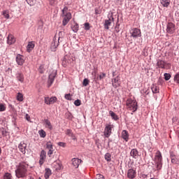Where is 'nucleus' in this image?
<instances>
[{"instance_id":"11","label":"nucleus","mask_w":179,"mask_h":179,"mask_svg":"<svg viewBox=\"0 0 179 179\" xmlns=\"http://www.w3.org/2000/svg\"><path fill=\"white\" fill-rule=\"evenodd\" d=\"M24 56L22 55H17L16 57V62L17 64V65H23V64H24Z\"/></svg>"},{"instance_id":"52","label":"nucleus","mask_w":179,"mask_h":179,"mask_svg":"<svg viewBox=\"0 0 179 179\" xmlns=\"http://www.w3.org/2000/svg\"><path fill=\"white\" fill-rule=\"evenodd\" d=\"M26 120L27 121H30V116H29V115H26Z\"/></svg>"},{"instance_id":"37","label":"nucleus","mask_w":179,"mask_h":179,"mask_svg":"<svg viewBox=\"0 0 179 179\" xmlns=\"http://www.w3.org/2000/svg\"><path fill=\"white\" fill-rule=\"evenodd\" d=\"M52 146H54L52 142L48 141V142L46 143L45 149H48L50 148H52Z\"/></svg>"},{"instance_id":"4","label":"nucleus","mask_w":179,"mask_h":179,"mask_svg":"<svg viewBox=\"0 0 179 179\" xmlns=\"http://www.w3.org/2000/svg\"><path fill=\"white\" fill-rule=\"evenodd\" d=\"M62 16L64 17L62 21L63 26H66L71 19H72V15L71 13H68V7L65 6L62 10Z\"/></svg>"},{"instance_id":"32","label":"nucleus","mask_w":179,"mask_h":179,"mask_svg":"<svg viewBox=\"0 0 179 179\" xmlns=\"http://www.w3.org/2000/svg\"><path fill=\"white\" fill-rule=\"evenodd\" d=\"M39 136L41 138H45L47 136V133L43 129L38 131Z\"/></svg>"},{"instance_id":"36","label":"nucleus","mask_w":179,"mask_h":179,"mask_svg":"<svg viewBox=\"0 0 179 179\" xmlns=\"http://www.w3.org/2000/svg\"><path fill=\"white\" fill-rule=\"evenodd\" d=\"M3 179H12V174L10 173H6L3 176Z\"/></svg>"},{"instance_id":"55","label":"nucleus","mask_w":179,"mask_h":179,"mask_svg":"<svg viewBox=\"0 0 179 179\" xmlns=\"http://www.w3.org/2000/svg\"><path fill=\"white\" fill-rule=\"evenodd\" d=\"M1 153H2V148H1V147H0V155H1Z\"/></svg>"},{"instance_id":"23","label":"nucleus","mask_w":179,"mask_h":179,"mask_svg":"<svg viewBox=\"0 0 179 179\" xmlns=\"http://www.w3.org/2000/svg\"><path fill=\"white\" fill-rule=\"evenodd\" d=\"M120 80V78L118 76L115 77L113 80V87H118L120 86V83H118Z\"/></svg>"},{"instance_id":"61","label":"nucleus","mask_w":179,"mask_h":179,"mask_svg":"<svg viewBox=\"0 0 179 179\" xmlns=\"http://www.w3.org/2000/svg\"><path fill=\"white\" fill-rule=\"evenodd\" d=\"M31 179H33V178H31Z\"/></svg>"},{"instance_id":"20","label":"nucleus","mask_w":179,"mask_h":179,"mask_svg":"<svg viewBox=\"0 0 179 179\" xmlns=\"http://www.w3.org/2000/svg\"><path fill=\"white\" fill-rule=\"evenodd\" d=\"M34 41H30L27 46V52H30L35 47Z\"/></svg>"},{"instance_id":"47","label":"nucleus","mask_w":179,"mask_h":179,"mask_svg":"<svg viewBox=\"0 0 179 179\" xmlns=\"http://www.w3.org/2000/svg\"><path fill=\"white\" fill-rule=\"evenodd\" d=\"M64 97L66 100H72V96L71 94H66Z\"/></svg>"},{"instance_id":"15","label":"nucleus","mask_w":179,"mask_h":179,"mask_svg":"<svg viewBox=\"0 0 179 179\" xmlns=\"http://www.w3.org/2000/svg\"><path fill=\"white\" fill-rule=\"evenodd\" d=\"M170 156L171 163H173V164H177V163H178V158L176 156V153L174 152H171Z\"/></svg>"},{"instance_id":"53","label":"nucleus","mask_w":179,"mask_h":179,"mask_svg":"<svg viewBox=\"0 0 179 179\" xmlns=\"http://www.w3.org/2000/svg\"><path fill=\"white\" fill-rule=\"evenodd\" d=\"M100 12H99V10H97V9H95V15H100Z\"/></svg>"},{"instance_id":"5","label":"nucleus","mask_w":179,"mask_h":179,"mask_svg":"<svg viewBox=\"0 0 179 179\" xmlns=\"http://www.w3.org/2000/svg\"><path fill=\"white\" fill-rule=\"evenodd\" d=\"M176 31V24L173 22H169L166 24V33H169V34H174V32Z\"/></svg>"},{"instance_id":"8","label":"nucleus","mask_w":179,"mask_h":179,"mask_svg":"<svg viewBox=\"0 0 179 179\" xmlns=\"http://www.w3.org/2000/svg\"><path fill=\"white\" fill-rule=\"evenodd\" d=\"M57 99V96H52V97H48L45 96L44 99V101L45 104H48V106H50V104H54L56 103Z\"/></svg>"},{"instance_id":"1","label":"nucleus","mask_w":179,"mask_h":179,"mask_svg":"<svg viewBox=\"0 0 179 179\" xmlns=\"http://www.w3.org/2000/svg\"><path fill=\"white\" fill-rule=\"evenodd\" d=\"M27 169H29V164L26 162H20L15 169L17 178H26L27 177Z\"/></svg>"},{"instance_id":"44","label":"nucleus","mask_w":179,"mask_h":179,"mask_svg":"<svg viewBox=\"0 0 179 179\" xmlns=\"http://www.w3.org/2000/svg\"><path fill=\"white\" fill-rule=\"evenodd\" d=\"M81 103L82 102L80 101V99H77L74 101V104H75V106H76V107H79V106H80Z\"/></svg>"},{"instance_id":"24","label":"nucleus","mask_w":179,"mask_h":179,"mask_svg":"<svg viewBox=\"0 0 179 179\" xmlns=\"http://www.w3.org/2000/svg\"><path fill=\"white\" fill-rule=\"evenodd\" d=\"M122 136L126 142H128V140L129 139V135L128 134V131L127 130H123L122 132Z\"/></svg>"},{"instance_id":"50","label":"nucleus","mask_w":179,"mask_h":179,"mask_svg":"<svg viewBox=\"0 0 179 179\" xmlns=\"http://www.w3.org/2000/svg\"><path fill=\"white\" fill-rule=\"evenodd\" d=\"M54 153V150H48V156H49V157H51V156H52V154Z\"/></svg>"},{"instance_id":"58","label":"nucleus","mask_w":179,"mask_h":179,"mask_svg":"<svg viewBox=\"0 0 179 179\" xmlns=\"http://www.w3.org/2000/svg\"><path fill=\"white\" fill-rule=\"evenodd\" d=\"M116 2H117V3L120 2V0H116Z\"/></svg>"},{"instance_id":"34","label":"nucleus","mask_w":179,"mask_h":179,"mask_svg":"<svg viewBox=\"0 0 179 179\" xmlns=\"http://www.w3.org/2000/svg\"><path fill=\"white\" fill-rule=\"evenodd\" d=\"M58 0H48L50 5H51V6H55V5H57V3H58Z\"/></svg>"},{"instance_id":"10","label":"nucleus","mask_w":179,"mask_h":179,"mask_svg":"<svg viewBox=\"0 0 179 179\" xmlns=\"http://www.w3.org/2000/svg\"><path fill=\"white\" fill-rule=\"evenodd\" d=\"M58 45H59V41L57 40V38H54L50 45V49L52 51H55Z\"/></svg>"},{"instance_id":"29","label":"nucleus","mask_w":179,"mask_h":179,"mask_svg":"<svg viewBox=\"0 0 179 179\" xmlns=\"http://www.w3.org/2000/svg\"><path fill=\"white\" fill-rule=\"evenodd\" d=\"M71 29L74 33H78V31L79 30V25L78 23H74V24L71 26Z\"/></svg>"},{"instance_id":"27","label":"nucleus","mask_w":179,"mask_h":179,"mask_svg":"<svg viewBox=\"0 0 179 179\" xmlns=\"http://www.w3.org/2000/svg\"><path fill=\"white\" fill-rule=\"evenodd\" d=\"M45 171L44 175L45 178V179L50 178V176H51L52 174L51 169L47 168L45 169Z\"/></svg>"},{"instance_id":"17","label":"nucleus","mask_w":179,"mask_h":179,"mask_svg":"<svg viewBox=\"0 0 179 179\" xmlns=\"http://www.w3.org/2000/svg\"><path fill=\"white\" fill-rule=\"evenodd\" d=\"M82 163V160L78 158L72 159V164L75 167V169H78L79 167V164Z\"/></svg>"},{"instance_id":"41","label":"nucleus","mask_w":179,"mask_h":179,"mask_svg":"<svg viewBox=\"0 0 179 179\" xmlns=\"http://www.w3.org/2000/svg\"><path fill=\"white\" fill-rule=\"evenodd\" d=\"M89 83H90V80H89L87 78H85L83 82V85L87 86V85H89Z\"/></svg>"},{"instance_id":"54","label":"nucleus","mask_w":179,"mask_h":179,"mask_svg":"<svg viewBox=\"0 0 179 179\" xmlns=\"http://www.w3.org/2000/svg\"><path fill=\"white\" fill-rule=\"evenodd\" d=\"M48 150H54V145L48 148Z\"/></svg>"},{"instance_id":"48","label":"nucleus","mask_w":179,"mask_h":179,"mask_svg":"<svg viewBox=\"0 0 179 179\" xmlns=\"http://www.w3.org/2000/svg\"><path fill=\"white\" fill-rule=\"evenodd\" d=\"M104 78H106V73H101L99 77V80H101L102 79H104Z\"/></svg>"},{"instance_id":"6","label":"nucleus","mask_w":179,"mask_h":179,"mask_svg":"<svg viewBox=\"0 0 179 179\" xmlns=\"http://www.w3.org/2000/svg\"><path fill=\"white\" fill-rule=\"evenodd\" d=\"M113 131V126L110 124H107L104 129L103 134L105 138H110L111 135V131Z\"/></svg>"},{"instance_id":"51","label":"nucleus","mask_w":179,"mask_h":179,"mask_svg":"<svg viewBox=\"0 0 179 179\" xmlns=\"http://www.w3.org/2000/svg\"><path fill=\"white\" fill-rule=\"evenodd\" d=\"M58 145H59V146H62V148H65V147L66 146V143H62V142H59V143H58Z\"/></svg>"},{"instance_id":"42","label":"nucleus","mask_w":179,"mask_h":179,"mask_svg":"<svg viewBox=\"0 0 179 179\" xmlns=\"http://www.w3.org/2000/svg\"><path fill=\"white\" fill-rule=\"evenodd\" d=\"M85 30H90V24L89 22H85L84 24Z\"/></svg>"},{"instance_id":"21","label":"nucleus","mask_w":179,"mask_h":179,"mask_svg":"<svg viewBox=\"0 0 179 179\" xmlns=\"http://www.w3.org/2000/svg\"><path fill=\"white\" fill-rule=\"evenodd\" d=\"M157 65V66H159V68H161L162 69H164L166 65H167V63L163 60H158Z\"/></svg>"},{"instance_id":"39","label":"nucleus","mask_w":179,"mask_h":179,"mask_svg":"<svg viewBox=\"0 0 179 179\" xmlns=\"http://www.w3.org/2000/svg\"><path fill=\"white\" fill-rule=\"evenodd\" d=\"M164 76L165 80H170V78H171V75H170V73H165Z\"/></svg>"},{"instance_id":"30","label":"nucleus","mask_w":179,"mask_h":179,"mask_svg":"<svg viewBox=\"0 0 179 179\" xmlns=\"http://www.w3.org/2000/svg\"><path fill=\"white\" fill-rule=\"evenodd\" d=\"M151 90L152 93H159V87L155 85H152Z\"/></svg>"},{"instance_id":"28","label":"nucleus","mask_w":179,"mask_h":179,"mask_svg":"<svg viewBox=\"0 0 179 179\" xmlns=\"http://www.w3.org/2000/svg\"><path fill=\"white\" fill-rule=\"evenodd\" d=\"M160 2L164 8H169L170 5V0H160Z\"/></svg>"},{"instance_id":"60","label":"nucleus","mask_w":179,"mask_h":179,"mask_svg":"<svg viewBox=\"0 0 179 179\" xmlns=\"http://www.w3.org/2000/svg\"><path fill=\"white\" fill-rule=\"evenodd\" d=\"M0 170H1V164H0Z\"/></svg>"},{"instance_id":"9","label":"nucleus","mask_w":179,"mask_h":179,"mask_svg":"<svg viewBox=\"0 0 179 179\" xmlns=\"http://www.w3.org/2000/svg\"><path fill=\"white\" fill-rule=\"evenodd\" d=\"M46 157H47V152H45V151L43 150L41 152L40 159H39V164H41V166H43V164H44V162H45Z\"/></svg>"},{"instance_id":"12","label":"nucleus","mask_w":179,"mask_h":179,"mask_svg":"<svg viewBox=\"0 0 179 179\" xmlns=\"http://www.w3.org/2000/svg\"><path fill=\"white\" fill-rule=\"evenodd\" d=\"M15 43H16V38H15L13 35L9 34L7 37V44H8V45H12V44H15Z\"/></svg>"},{"instance_id":"26","label":"nucleus","mask_w":179,"mask_h":179,"mask_svg":"<svg viewBox=\"0 0 179 179\" xmlns=\"http://www.w3.org/2000/svg\"><path fill=\"white\" fill-rule=\"evenodd\" d=\"M45 128H48V129H52V124H51V122L50 120L45 119L44 120Z\"/></svg>"},{"instance_id":"2","label":"nucleus","mask_w":179,"mask_h":179,"mask_svg":"<svg viewBox=\"0 0 179 179\" xmlns=\"http://www.w3.org/2000/svg\"><path fill=\"white\" fill-rule=\"evenodd\" d=\"M155 163L157 170H162V167H163V157L162 156V152L159 150L157 151L155 153Z\"/></svg>"},{"instance_id":"16","label":"nucleus","mask_w":179,"mask_h":179,"mask_svg":"<svg viewBox=\"0 0 179 179\" xmlns=\"http://www.w3.org/2000/svg\"><path fill=\"white\" fill-rule=\"evenodd\" d=\"M113 22H114V18H109L108 20H105V23H104V28L106 30H108V29H110V26H111V23H113Z\"/></svg>"},{"instance_id":"38","label":"nucleus","mask_w":179,"mask_h":179,"mask_svg":"<svg viewBox=\"0 0 179 179\" xmlns=\"http://www.w3.org/2000/svg\"><path fill=\"white\" fill-rule=\"evenodd\" d=\"M64 36H65V32L59 31L58 41H59V40H61V39H63Z\"/></svg>"},{"instance_id":"3","label":"nucleus","mask_w":179,"mask_h":179,"mask_svg":"<svg viewBox=\"0 0 179 179\" xmlns=\"http://www.w3.org/2000/svg\"><path fill=\"white\" fill-rule=\"evenodd\" d=\"M126 106L127 110L135 113L138 110V102L136 100H134L131 98L127 99L126 101Z\"/></svg>"},{"instance_id":"7","label":"nucleus","mask_w":179,"mask_h":179,"mask_svg":"<svg viewBox=\"0 0 179 179\" xmlns=\"http://www.w3.org/2000/svg\"><path fill=\"white\" fill-rule=\"evenodd\" d=\"M130 34L131 37H133L134 38H137V37H141V29L138 28H134L131 30Z\"/></svg>"},{"instance_id":"22","label":"nucleus","mask_w":179,"mask_h":179,"mask_svg":"<svg viewBox=\"0 0 179 179\" xmlns=\"http://www.w3.org/2000/svg\"><path fill=\"white\" fill-rule=\"evenodd\" d=\"M16 78L19 82H21V83H23L24 82V76L23 73H17L16 75Z\"/></svg>"},{"instance_id":"35","label":"nucleus","mask_w":179,"mask_h":179,"mask_svg":"<svg viewBox=\"0 0 179 179\" xmlns=\"http://www.w3.org/2000/svg\"><path fill=\"white\" fill-rule=\"evenodd\" d=\"M27 2L30 6H34L36 5V0H27Z\"/></svg>"},{"instance_id":"43","label":"nucleus","mask_w":179,"mask_h":179,"mask_svg":"<svg viewBox=\"0 0 179 179\" xmlns=\"http://www.w3.org/2000/svg\"><path fill=\"white\" fill-rule=\"evenodd\" d=\"M174 81L176 83H179V73H176L174 76Z\"/></svg>"},{"instance_id":"19","label":"nucleus","mask_w":179,"mask_h":179,"mask_svg":"<svg viewBox=\"0 0 179 179\" xmlns=\"http://www.w3.org/2000/svg\"><path fill=\"white\" fill-rule=\"evenodd\" d=\"M56 76L57 71H52V73L50 74L48 83H50V85H52V83H54V80L55 79Z\"/></svg>"},{"instance_id":"46","label":"nucleus","mask_w":179,"mask_h":179,"mask_svg":"<svg viewBox=\"0 0 179 179\" xmlns=\"http://www.w3.org/2000/svg\"><path fill=\"white\" fill-rule=\"evenodd\" d=\"M45 71V69H44V66L43 65L40 66L39 67L40 73H43Z\"/></svg>"},{"instance_id":"57","label":"nucleus","mask_w":179,"mask_h":179,"mask_svg":"<svg viewBox=\"0 0 179 179\" xmlns=\"http://www.w3.org/2000/svg\"><path fill=\"white\" fill-rule=\"evenodd\" d=\"M150 179H157V178H151Z\"/></svg>"},{"instance_id":"25","label":"nucleus","mask_w":179,"mask_h":179,"mask_svg":"<svg viewBox=\"0 0 179 179\" xmlns=\"http://www.w3.org/2000/svg\"><path fill=\"white\" fill-rule=\"evenodd\" d=\"M109 114L110 117L113 118V120H114L115 121H118L119 117H118V115L115 114V113H114L113 110H110Z\"/></svg>"},{"instance_id":"40","label":"nucleus","mask_w":179,"mask_h":179,"mask_svg":"<svg viewBox=\"0 0 179 179\" xmlns=\"http://www.w3.org/2000/svg\"><path fill=\"white\" fill-rule=\"evenodd\" d=\"M3 15L4 16V17H6V19H9V11L8 10L3 11Z\"/></svg>"},{"instance_id":"13","label":"nucleus","mask_w":179,"mask_h":179,"mask_svg":"<svg viewBox=\"0 0 179 179\" xmlns=\"http://www.w3.org/2000/svg\"><path fill=\"white\" fill-rule=\"evenodd\" d=\"M27 147V144H26L24 142L22 141L19 145H18V148L20 150V152L22 153H23V155H24L26 153V148Z\"/></svg>"},{"instance_id":"49","label":"nucleus","mask_w":179,"mask_h":179,"mask_svg":"<svg viewBox=\"0 0 179 179\" xmlns=\"http://www.w3.org/2000/svg\"><path fill=\"white\" fill-rule=\"evenodd\" d=\"M96 179H105V178H104V176L101 174H97L96 176Z\"/></svg>"},{"instance_id":"45","label":"nucleus","mask_w":179,"mask_h":179,"mask_svg":"<svg viewBox=\"0 0 179 179\" xmlns=\"http://www.w3.org/2000/svg\"><path fill=\"white\" fill-rule=\"evenodd\" d=\"M6 106L4 104L0 103V111H5Z\"/></svg>"},{"instance_id":"33","label":"nucleus","mask_w":179,"mask_h":179,"mask_svg":"<svg viewBox=\"0 0 179 179\" xmlns=\"http://www.w3.org/2000/svg\"><path fill=\"white\" fill-rule=\"evenodd\" d=\"M105 160L107 162H111V154L110 153H106L105 155Z\"/></svg>"},{"instance_id":"59","label":"nucleus","mask_w":179,"mask_h":179,"mask_svg":"<svg viewBox=\"0 0 179 179\" xmlns=\"http://www.w3.org/2000/svg\"><path fill=\"white\" fill-rule=\"evenodd\" d=\"M67 132H68V134H69V132H70V130H67Z\"/></svg>"},{"instance_id":"18","label":"nucleus","mask_w":179,"mask_h":179,"mask_svg":"<svg viewBox=\"0 0 179 179\" xmlns=\"http://www.w3.org/2000/svg\"><path fill=\"white\" fill-rule=\"evenodd\" d=\"M130 155L132 156L134 159H138L139 157V152L136 148H134L131 150Z\"/></svg>"},{"instance_id":"31","label":"nucleus","mask_w":179,"mask_h":179,"mask_svg":"<svg viewBox=\"0 0 179 179\" xmlns=\"http://www.w3.org/2000/svg\"><path fill=\"white\" fill-rule=\"evenodd\" d=\"M17 100L18 101H23L24 100V98H23V94L20 93V92H18L17 94Z\"/></svg>"},{"instance_id":"14","label":"nucleus","mask_w":179,"mask_h":179,"mask_svg":"<svg viewBox=\"0 0 179 179\" xmlns=\"http://www.w3.org/2000/svg\"><path fill=\"white\" fill-rule=\"evenodd\" d=\"M127 177L130 179L135 178V177H136V171L132 169H129L127 171Z\"/></svg>"},{"instance_id":"56","label":"nucleus","mask_w":179,"mask_h":179,"mask_svg":"<svg viewBox=\"0 0 179 179\" xmlns=\"http://www.w3.org/2000/svg\"><path fill=\"white\" fill-rule=\"evenodd\" d=\"M58 169H61V165H59V167H58Z\"/></svg>"}]
</instances>
